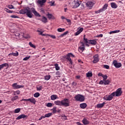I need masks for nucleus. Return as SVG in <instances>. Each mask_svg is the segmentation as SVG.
<instances>
[{
  "mask_svg": "<svg viewBox=\"0 0 125 125\" xmlns=\"http://www.w3.org/2000/svg\"><path fill=\"white\" fill-rule=\"evenodd\" d=\"M82 44L78 48V50L79 52H83L85 48H84V43L83 42H82L81 43Z\"/></svg>",
  "mask_w": 125,
  "mask_h": 125,
  "instance_id": "obj_11",
  "label": "nucleus"
},
{
  "mask_svg": "<svg viewBox=\"0 0 125 125\" xmlns=\"http://www.w3.org/2000/svg\"><path fill=\"white\" fill-rule=\"evenodd\" d=\"M88 43H89V44H92V45H95L96 43H97V42L95 40H90Z\"/></svg>",
  "mask_w": 125,
  "mask_h": 125,
  "instance_id": "obj_15",
  "label": "nucleus"
},
{
  "mask_svg": "<svg viewBox=\"0 0 125 125\" xmlns=\"http://www.w3.org/2000/svg\"><path fill=\"white\" fill-rule=\"evenodd\" d=\"M46 16H47L48 19H49L50 20V19H54V17L53 16V15H52V14H49V13H48Z\"/></svg>",
  "mask_w": 125,
  "mask_h": 125,
  "instance_id": "obj_25",
  "label": "nucleus"
},
{
  "mask_svg": "<svg viewBox=\"0 0 125 125\" xmlns=\"http://www.w3.org/2000/svg\"><path fill=\"white\" fill-rule=\"evenodd\" d=\"M54 66L56 71H58L59 70H60V67H59V65L58 64L56 63L54 64Z\"/></svg>",
  "mask_w": 125,
  "mask_h": 125,
  "instance_id": "obj_30",
  "label": "nucleus"
},
{
  "mask_svg": "<svg viewBox=\"0 0 125 125\" xmlns=\"http://www.w3.org/2000/svg\"><path fill=\"white\" fill-rule=\"evenodd\" d=\"M86 76L87 78H90V77L92 76V73L88 72L86 74Z\"/></svg>",
  "mask_w": 125,
  "mask_h": 125,
  "instance_id": "obj_34",
  "label": "nucleus"
},
{
  "mask_svg": "<svg viewBox=\"0 0 125 125\" xmlns=\"http://www.w3.org/2000/svg\"><path fill=\"white\" fill-rule=\"evenodd\" d=\"M62 105L64 107H69L70 106V101L68 99H64L62 100Z\"/></svg>",
  "mask_w": 125,
  "mask_h": 125,
  "instance_id": "obj_5",
  "label": "nucleus"
},
{
  "mask_svg": "<svg viewBox=\"0 0 125 125\" xmlns=\"http://www.w3.org/2000/svg\"><path fill=\"white\" fill-rule=\"evenodd\" d=\"M104 105H105V103H103L102 104H97L96 105V108H103L104 107Z\"/></svg>",
  "mask_w": 125,
  "mask_h": 125,
  "instance_id": "obj_23",
  "label": "nucleus"
},
{
  "mask_svg": "<svg viewBox=\"0 0 125 125\" xmlns=\"http://www.w3.org/2000/svg\"><path fill=\"white\" fill-rule=\"evenodd\" d=\"M54 104L58 105V106H62V101H56L54 102Z\"/></svg>",
  "mask_w": 125,
  "mask_h": 125,
  "instance_id": "obj_18",
  "label": "nucleus"
},
{
  "mask_svg": "<svg viewBox=\"0 0 125 125\" xmlns=\"http://www.w3.org/2000/svg\"><path fill=\"white\" fill-rule=\"evenodd\" d=\"M8 7L9 8V9H14V6L12 5H8Z\"/></svg>",
  "mask_w": 125,
  "mask_h": 125,
  "instance_id": "obj_46",
  "label": "nucleus"
},
{
  "mask_svg": "<svg viewBox=\"0 0 125 125\" xmlns=\"http://www.w3.org/2000/svg\"><path fill=\"white\" fill-rule=\"evenodd\" d=\"M40 93L39 92H36L34 94V97H36V98H38V97H39V96H40Z\"/></svg>",
  "mask_w": 125,
  "mask_h": 125,
  "instance_id": "obj_40",
  "label": "nucleus"
},
{
  "mask_svg": "<svg viewBox=\"0 0 125 125\" xmlns=\"http://www.w3.org/2000/svg\"><path fill=\"white\" fill-rule=\"evenodd\" d=\"M30 58H31V56L26 57L23 58V61H27V60H28V59H30Z\"/></svg>",
  "mask_w": 125,
  "mask_h": 125,
  "instance_id": "obj_43",
  "label": "nucleus"
},
{
  "mask_svg": "<svg viewBox=\"0 0 125 125\" xmlns=\"http://www.w3.org/2000/svg\"><path fill=\"white\" fill-rule=\"evenodd\" d=\"M37 32H38V33H40L39 34V35H41V36H42V31H40V30H37Z\"/></svg>",
  "mask_w": 125,
  "mask_h": 125,
  "instance_id": "obj_57",
  "label": "nucleus"
},
{
  "mask_svg": "<svg viewBox=\"0 0 125 125\" xmlns=\"http://www.w3.org/2000/svg\"><path fill=\"white\" fill-rule=\"evenodd\" d=\"M120 30H114L109 32V34L111 35V34H117V33H120Z\"/></svg>",
  "mask_w": 125,
  "mask_h": 125,
  "instance_id": "obj_29",
  "label": "nucleus"
},
{
  "mask_svg": "<svg viewBox=\"0 0 125 125\" xmlns=\"http://www.w3.org/2000/svg\"><path fill=\"white\" fill-rule=\"evenodd\" d=\"M61 73H60V71H57V72H56V75H61Z\"/></svg>",
  "mask_w": 125,
  "mask_h": 125,
  "instance_id": "obj_58",
  "label": "nucleus"
},
{
  "mask_svg": "<svg viewBox=\"0 0 125 125\" xmlns=\"http://www.w3.org/2000/svg\"><path fill=\"white\" fill-rule=\"evenodd\" d=\"M98 76H99V77H103V74L102 73H99L98 74Z\"/></svg>",
  "mask_w": 125,
  "mask_h": 125,
  "instance_id": "obj_60",
  "label": "nucleus"
},
{
  "mask_svg": "<svg viewBox=\"0 0 125 125\" xmlns=\"http://www.w3.org/2000/svg\"><path fill=\"white\" fill-rule=\"evenodd\" d=\"M112 8L116 9L118 8V5L115 2H112L110 3Z\"/></svg>",
  "mask_w": 125,
  "mask_h": 125,
  "instance_id": "obj_22",
  "label": "nucleus"
},
{
  "mask_svg": "<svg viewBox=\"0 0 125 125\" xmlns=\"http://www.w3.org/2000/svg\"><path fill=\"white\" fill-rule=\"evenodd\" d=\"M101 12H102V11L101 10V9H99V10H98V11H95L96 14H98V13H101Z\"/></svg>",
  "mask_w": 125,
  "mask_h": 125,
  "instance_id": "obj_50",
  "label": "nucleus"
},
{
  "mask_svg": "<svg viewBox=\"0 0 125 125\" xmlns=\"http://www.w3.org/2000/svg\"><path fill=\"white\" fill-rule=\"evenodd\" d=\"M10 17H11V18H19V17L18 16H16V15H11L10 16Z\"/></svg>",
  "mask_w": 125,
  "mask_h": 125,
  "instance_id": "obj_49",
  "label": "nucleus"
},
{
  "mask_svg": "<svg viewBox=\"0 0 125 125\" xmlns=\"http://www.w3.org/2000/svg\"><path fill=\"white\" fill-rule=\"evenodd\" d=\"M81 1L77 0L76 1H75V4L74 6L73 7V8H77V7H79L80 5H81Z\"/></svg>",
  "mask_w": 125,
  "mask_h": 125,
  "instance_id": "obj_12",
  "label": "nucleus"
},
{
  "mask_svg": "<svg viewBox=\"0 0 125 125\" xmlns=\"http://www.w3.org/2000/svg\"><path fill=\"white\" fill-rule=\"evenodd\" d=\"M113 64L115 68H121L122 67V63L118 62V61L116 60L113 61Z\"/></svg>",
  "mask_w": 125,
  "mask_h": 125,
  "instance_id": "obj_9",
  "label": "nucleus"
},
{
  "mask_svg": "<svg viewBox=\"0 0 125 125\" xmlns=\"http://www.w3.org/2000/svg\"><path fill=\"white\" fill-rule=\"evenodd\" d=\"M28 118V116L27 115H25V114H21L20 116H19L17 118H16V120H21V119H27Z\"/></svg>",
  "mask_w": 125,
  "mask_h": 125,
  "instance_id": "obj_13",
  "label": "nucleus"
},
{
  "mask_svg": "<svg viewBox=\"0 0 125 125\" xmlns=\"http://www.w3.org/2000/svg\"><path fill=\"white\" fill-rule=\"evenodd\" d=\"M17 83H14L12 85V86L14 89H18L19 88H23L24 87V85H18Z\"/></svg>",
  "mask_w": 125,
  "mask_h": 125,
  "instance_id": "obj_7",
  "label": "nucleus"
},
{
  "mask_svg": "<svg viewBox=\"0 0 125 125\" xmlns=\"http://www.w3.org/2000/svg\"><path fill=\"white\" fill-rule=\"evenodd\" d=\"M32 12H33V14L37 17H41V15H40L37 11L35 10V8H32L31 10H30V8L29 7L24 8L23 9H21L20 11L21 14H26L27 17L29 18H33V15Z\"/></svg>",
  "mask_w": 125,
  "mask_h": 125,
  "instance_id": "obj_1",
  "label": "nucleus"
},
{
  "mask_svg": "<svg viewBox=\"0 0 125 125\" xmlns=\"http://www.w3.org/2000/svg\"><path fill=\"white\" fill-rule=\"evenodd\" d=\"M103 83H104V81H102L101 80L100 82H99V84H103Z\"/></svg>",
  "mask_w": 125,
  "mask_h": 125,
  "instance_id": "obj_54",
  "label": "nucleus"
},
{
  "mask_svg": "<svg viewBox=\"0 0 125 125\" xmlns=\"http://www.w3.org/2000/svg\"><path fill=\"white\" fill-rule=\"evenodd\" d=\"M97 38H103V34H100L97 36Z\"/></svg>",
  "mask_w": 125,
  "mask_h": 125,
  "instance_id": "obj_52",
  "label": "nucleus"
},
{
  "mask_svg": "<svg viewBox=\"0 0 125 125\" xmlns=\"http://www.w3.org/2000/svg\"><path fill=\"white\" fill-rule=\"evenodd\" d=\"M37 90L38 91H41L42 89V85H41L40 86H38L36 87Z\"/></svg>",
  "mask_w": 125,
  "mask_h": 125,
  "instance_id": "obj_35",
  "label": "nucleus"
},
{
  "mask_svg": "<svg viewBox=\"0 0 125 125\" xmlns=\"http://www.w3.org/2000/svg\"><path fill=\"white\" fill-rule=\"evenodd\" d=\"M51 76L49 75H47L44 76V80L46 81H48L49 80H50Z\"/></svg>",
  "mask_w": 125,
  "mask_h": 125,
  "instance_id": "obj_31",
  "label": "nucleus"
},
{
  "mask_svg": "<svg viewBox=\"0 0 125 125\" xmlns=\"http://www.w3.org/2000/svg\"><path fill=\"white\" fill-rule=\"evenodd\" d=\"M4 10L7 12V13H13V11L10 10L9 9L5 8L4 9Z\"/></svg>",
  "mask_w": 125,
  "mask_h": 125,
  "instance_id": "obj_32",
  "label": "nucleus"
},
{
  "mask_svg": "<svg viewBox=\"0 0 125 125\" xmlns=\"http://www.w3.org/2000/svg\"><path fill=\"white\" fill-rule=\"evenodd\" d=\"M122 93H123V91H122V88H119L117 89L116 91L112 93V95L113 96H116L117 97H119V96H121V95H122Z\"/></svg>",
  "mask_w": 125,
  "mask_h": 125,
  "instance_id": "obj_4",
  "label": "nucleus"
},
{
  "mask_svg": "<svg viewBox=\"0 0 125 125\" xmlns=\"http://www.w3.org/2000/svg\"><path fill=\"white\" fill-rule=\"evenodd\" d=\"M58 32H59L60 33H61V32H64V31H65V28H58L57 29Z\"/></svg>",
  "mask_w": 125,
  "mask_h": 125,
  "instance_id": "obj_38",
  "label": "nucleus"
},
{
  "mask_svg": "<svg viewBox=\"0 0 125 125\" xmlns=\"http://www.w3.org/2000/svg\"><path fill=\"white\" fill-rule=\"evenodd\" d=\"M104 68L105 69H109L110 68V66H109V65H108L104 64Z\"/></svg>",
  "mask_w": 125,
  "mask_h": 125,
  "instance_id": "obj_48",
  "label": "nucleus"
},
{
  "mask_svg": "<svg viewBox=\"0 0 125 125\" xmlns=\"http://www.w3.org/2000/svg\"><path fill=\"white\" fill-rule=\"evenodd\" d=\"M107 8H108V4L105 3L104 5V6L101 9V10L102 11V12H103V11H105V10H106Z\"/></svg>",
  "mask_w": 125,
  "mask_h": 125,
  "instance_id": "obj_20",
  "label": "nucleus"
},
{
  "mask_svg": "<svg viewBox=\"0 0 125 125\" xmlns=\"http://www.w3.org/2000/svg\"><path fill=\"white\" fill-rule=\"evenodd\" d=\"M62 120H67V116L63 115L62 116Z\"/></svg>",
  "mask_w": 125,
  "mask_h": 125,
  "instance_id": "obj_51",
  "label": "nucleus"
},
{
  "mask_svg": "<svg viewBox=\"0 0 125 125\" xmlns=\"http://www.w3.org/2000/svg\"><path fill=\"white\" fill-rule=\"evenodd\" d=\"M76 124L77 125H83L82 124V123H81L80 122H77Z\"/></svg>",
  "mask_w": 125,
  "mask_h": 125,
  "instance_id": "obj_61",
  "label": "nucleus"
},
{
  "mask_svg": "<svg viewBox=\"0 0 125 125\" xmlns=\"http://www.w3.org/2000/svg\"><path fill=\"white\" fill-rule=\"evenodd\" d=\"M80 78H81V76H76V79H78V80H80Z\"/></svg>",
  "mask_w": 125,
  "mask_h": 125,
  "instance_id": "obj_64",
  "label": "nucleus"
},
{
  "mask_svg": "<svg viewBox=\"0 0 125 125\" xmlns=\"http://www.w3.org/2000/svg\"><path fill=\"white\" fill-rule=\"evenodd\" d=\"M68 33H69V31H66V32H65L63 33V35H64V36H66V35H67V34H68Z\"/></svg>",
  "mask_w": 125,
  "mask_h": 125,
  "instance_id": "obj_59",
  "label": "nucleus"
},
{
  "mask_svg": "<svg viewBox=\"0 0 125 125\" xmlns=\"http://www.w3.org/2000/svg\"><path fill=\"white\" fill-rule=\"evenodd\" d=\"M51 116H52V113H48L45 114V117H46V118H49V117H51Z\"/></svg>",
  "mask_w": 125,
  "mask_h": 125,
  "instance_id": "obj_37",
  "label": "nucleus"
},
{
  "mask_svg": "<svg viewBox=\"0 0 125 125\" xmlns=\"http://www.w3.org/2000/svg\"><path fill=\"white\" fill-rule=\"evenodd\" d=\"M21 92L19 90H18L16 91H14V93H16V94H18V95H19V94H20Z\"/></svg>",
  "mask_w": 125,
  "mask_h": 125,
  "instance_id": "obj_47",
  "label": "nucleus"
},
{
  "mask_svg": "<svg viewBox=\"0 0 125 125\" xmlns=\"http://www.w3.org/2000/svg\"><path fill=\"white\" fill-rule=\"evenodd\" d=\"M74 99L76 101H78L79 102H83L85 100L84 96L80 94L76 95L74 97Z\"/></svg>",
  "mask_w": 125,
  "mask_h": 125,
  "instance_id": "obj_2",
  "label": "nucleus"
},
{
  "mask_svg": "<svg viewBox=\"0 0 125 125\" xmlns=\"http://www.w3.org/2000/svg\"><path fill=\"white\" fill-rule=\"evenodd\" d=\"M82 123L83 124V125H89V122L85 118L83 119V120H82Z\"/></svg>",
  "mask_w": 125,
  "mask_h": 125,
  "instance_id": "obj_17",
  "label": "nucleus"
},
{
  "mask_svg": "<svg viewBox=\"0 0 125 125\" xmlns=\"http://www.w3.org/2000/svg\"><path fill=\"white\" fill-rule=\"evenodd\" d=\"M21 101H25L28 102L29 101L31 103H33V104H36V99L34 98H29V99H23L21 100Z\"/></svg>",
  "mask_w": 125,
  "mask_h": 125,
  "instance_id": "obj_8",
  "label": "nucleus"
},
{
  "mask_svg": "<svg viewBox=\"0 0 125 125\" xmlns=\"http://www.w3.org/2000/svg\"><path fill=\"white\" fill-rule=\"evenodd\" d=\"M24 39H29L30 36H24Z\"/></svg>",
  "mask_w": 125,
  "mask_h": 125,
  "instance_id": "obj_62",
  "label": "nucleus"
},
{
  "mask_svg": "<svg viewBox=\"0 0 125 125\" xmlns=\"http://www.w3.org/2000/svg\"><path fill=\"white\" fill-rule=\"evenodd\" d=\"M17 99H19V97L18 96H14L11 99V101H15L17 100Z\"/></svg>",
  "mask_w": 125,
  "mask_h": 125,
  "instance_id": "obj_28",
  "label": "nucleus"
},
{
  "mask_svg": "<svg viewBox=\"0 0 125 125\" xmlns=\"http://www.w3.org/2000/svg\"><path fill=\"white\" fill-rule=\"evenodd\" d=\"M83 39L84 42H85L86 43H88L89 40H88L87 38H85V35L83 36Z\"/></svg>",
  "mask_w": 125,
  "mask_h": 125,
  "instance_id": "obj_33",
  "label": "nucleus"
},
{
  "mask_svg": "<svg viewBox=\"0 0 125 125\" xmlns=\"http://www.w3.org/2000/svg\"><path fill=\"white\" fill-rule=\"evenodd\" d=\"M109 83H110V81L109 80L104 81V84L105 85H107V84H109Z\"/></svg>",
  "mask_w": 125,
  "mask_h": 125,
  "instance_id": "obj_36",
  "label": "nucleus"
},
{
  "mask_svg": "<svg viewBox=\"0 0 125 125\" xmlns=\"http://www.w3.org/2000/svg\"><path fill=\"white\" fill-rule=\"evenodd\" d=\"M56 109L57 107L56 106H54L51 110L53 111V113H56Z\"/></svg>",
  "mask_w": 125,
  "mask_h": 125,
  "instance_id": "obj_42",
  "label": "nucleus"
},
{
  "mask_svg": "<svg viewBox=\"0 0 125 125\" xmlns=\"http://www.w3.org/2000/svg\"><path fill=\"white\" fill-rule=\"evenodd\" d=\"M94 60L93 61V63L94 64H96V63H98L99 62V56L98 54H96L93 56Z\"/></svg>",
  "mask_w": 125,
  "mask_h": 125,
  "instance_id": "obj_10",
  "label": "nucleus"
},
{
  "mask_svg": "<svg viewBox=\"0 0 125 125\" xmlns=\"http://www.w3.org/2000/svg\"><path fill=\"white\" fill-rule=\"evenodd\" d=\"M61 19H62V20H64V19H65L66 18L64 17V16H62L61 17Z\"/></svg>",
  "mask_w": 125,
  "mask_h": 125,
  "instance_id": "obj_63",
  "label": "nucleus"
},
{
  "mask_svg": "<svg viewBox=\"0 0 125 125\" xmlns=\"http://www.w3.org/2000/svg\"><path fill=\"white\" fill-rule=\"evenodd\" d=\"M9 56H16V57H17L19 55V53H18V52H16V53H10L9 54Z\"/></svg>",
  "mask_w": 125,
  "mask_h": 125,
  "instance_id": "obj_26",
  "label": "nucleus"
},
{
  "mask_svg": "<svg viewBox=\"0 0 125 125\" xmlns=\"http://www.w3.org/2000/svg\"><path fill=\"white\" fill-rule=\"evenodd\" d=\"M102 77L103 78V80L105 81L106 80H107V78H108V76H107V75H103Z\"/></svg>",
  "mask_w": 125,
  "mask_h": 125,
  "instance_id": "obj_45",
  "label": "nucleus"
},
{
  "mask_svg": "<svg viewBox=\"0 0 125 125\" xmlns=\"http://www.w3.org/2000/svg\"><path fill=\"white\" fill-rule=\"evenodd\" d=\"M72 85H74V86H76V85H77V83L75 82H73L72 83Z\"/></svg>",
  "mask_w": 125,
  "mask_h": 125,
  "instance_id": "obj_53",
  "label": "nucleus"
},
{
  "mask_svg": "<svg viewBox=\"0 0 125 125\" xmlns=\"http://www.w3.org/2000/svg\"><path fill=\"white\" fill-rule=\"evenodd\" d=\"M87 106V104L85 103H82L80 104V107L82 109H85Z\"/></svg>",
  "mask_w": 125,
  "mask_h": 125,
  "instance_id": "obj_19",
  "label": "nucleus"
},
{
  "mask_svg": "<svg viewBox=\"0 0 125 125\" xmlns=\"http://www.w3.org/2000/svg\"><path fill=\"white\" fill-rule=\"evenodd\" d=\"M113 98H114V96L112 93L110 95L104 96V100H106V101H111Z\"/></svg>",
  "mask_w": 125,
  "mask_h": 125,
  "instance_id": "obj_6",
  "label": "nucleus"
},
{
  "mask_svg": "<svg viewBox=\"0 0 125 125\" xmlns=\"http://www.w3.org/2000/svg\"><path fill=\"white\" fill-rule=\"evenodd\" d=\"M4 67H8V63H5L0 65V71L1 69H3Z\"/></svg>",
  "mask_w": 125,
  "mask_h": 125,
  "instance_id": "obj_21",
  "label": "nucleus"
},
{
  "mask_svg": "<svg viewBox=\"0 0 125 125\" xmlns=\"http://www.w3.org/2000/svg\"><path fill=\"white\" fill-rule=\"evenodd\" d=\"M50 38H52V39H56V37L54 35H50Z\"/></svg>",
  "mask_w": 125,
  "mask_h": 125,
  "instance_id": "obj_55",
  "label": "nucleus"
},
{
  "mask_svg": "<svg viewBox=\"0 0 125 125\" xmlns=\"http://www.w3.org/2000/svg\"><path fill=\"white\" fill-rule=\"evenodd\" d=\"M29 45H30V46H31V47H33V48H36V46L33 44L31 42H29Z\"/></svg>",
  "mask_w": 125,
  "mask_h": 125,
  "instance_id": "obj_41",
  "label": "nucleus"
},
{
  "mask_svg": "<svg viewBox=\"0 0 125 125\" xmlns=\"http://www.w3.org/2000/svg\"><path fill=\"white\" fill-rule=\"evenodd\" d=\"M37 2L41 6H42V5L44 4L45 2H46V0H38Z\"/></svg>",
  "mask_w": 125,
  "mask_h": 125,
  "instance_id": "obj_14",
  "label": "nucleus"
},
{
  "mask_svg": "<svg viewBox=\"0 0 125 125\" xmlns=\"http://www.w3.org/2000/svg\"><path fill=\"white\" fill-rule=\"evenodd\" d=\"M46 106L47 107H52V103H48L46 104Z\"/></svg>",
  "mask_w": 125,
  "mask_h": 125,
  "instance_id": "obj_44",
  "label": "nucleus"
},
{
  "mask_svg": "<svg viewBox=\"0 0 125 125\" xmlns=\"http://www.w3.org/2000/svg\"><path fill=\"white\" fill-rule=\"evenodd\" d=\"M70 56L75 57V56L73 55L72 53H69L67 55L64 56V58L65 59H67V61H68L69 62V64H70V65H73V61H72V59H71Z\"/></svg>",
  "mask_w": 125,
  "mask_h": 125,
  "instance_id": "obj_3",
  "label": "nucleus"
},
{
  "mask_svg": "<svg viewBox=\"0 0 125 125\" xmlns=\"http://www.w3.org/2000/svg\"><path fill=\"white\" fill-rule=\"evenodd\" d=\"M51 6H54V5H55V4H54V3H55V2H54V1H52V2H51Z\"/></svg>",
  "mask_w": 125,
  "mask_h": 125,
  "instance_id": "obj_56",
  "label": "nucleus"
},
{
  "mask_svg": "<svg viewBox=\"0 0 125 125\" xmlns=\"http://www.w3.org/2000/svg\"><path fill=\"white\" fill-rule=\"evenodd\" d=\"M42 22L43 23H47V19L45 18V17L43 16L42 20Z\"/></svg>",
  "mask_w": 125,
  "mask_h": 125,
  "instance_id": "obj_27",
  "label": "nucleus"
},
{
  "mask_svg": "<svg viewBox=\"0 0 125 125\" xmlns=\"http://www.w3.org/2000/svg\"><path fill=\"white\" fill-rule=\"evenodd\" d=\"M56 99H58V97L57 95H52L51 96V100L54 101L56 100Z\"/></svg>",
  "mask_w": 125,
  "mask_h": 125,
  "instance_id": "obj_24",
  "label": "nucleus"
},
{
  "mask_svg": "<svg viewBox=\"0 0 125 125\" xmlns=\"http://www.w3.org/2000/svg\"><path fill=\"white\" fill-rule=\"evenodd\" d=\"M83 31V28L82 27L80 28L75 33V36H79Z\"/></svg>",
  "mask_w": 125,
  "mask_h": 125,
  "instance_id": "obj_16",
  "label": "nucleus"
},
{
  "mask_svg": "<svg viewBox=\"0 0 125 125\" xmlns=\"http://www.w3.org/2000/svg\"><path fill=\"white\" fill-rule=\"evenodd\" d=\"M20 111H21V108H17V109H16L15 110L14 113L15 114H17V113H19V112H20Z\"/></svg>",
  "mask_w": 125,
  "mask_h": 125,
  "instance_id": "obj_39",
  "label": "nucleus"
}]
</instances>
